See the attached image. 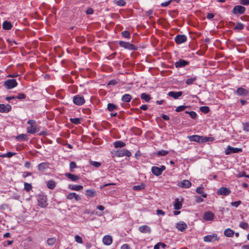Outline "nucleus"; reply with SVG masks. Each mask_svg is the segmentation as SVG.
<instances>
[{
    "instance_id": "f257e3e1",
    "label": "nucleus",
    "mask_w": 249,
    "mask_h": 249,
    "mask_svg": "<svg viewBox=\"0 0 249 249\" xmlns=\"http://www.w3.org/2000/svg\"><path fill=\"white\" fill-rule=\"evenodd\" d=\"M37 201L38 205L41 208H45L48 205L47 196L44 195H39L37 196Z\"/></svg>"
},
{
    "instance_id": "f03ea898",
    "label": "nucleus",
    "mask_w": 249,
    "mask_h": 249,
    "mask_svg": "<svg viewBox=\"0 0 249 249\" xmlns=\"http://www.w3.org/2000/svg\"><path fill=\"white\" fill-rule=\"evenodd\" d=\"M119 44L121 47L129 50H137V47L136 46H135L133 44H130L128 42H126L123 41H120L119 42Z\"/></svg>"
},
{
    "instance_id": "7ed1b4c3",
    "label": "nucleus",
    "mask_w": 249,
    "mask_h": 249,
    "mask_svg": "<svg viewBox=\"0 0 249 249\" xmlns=\"http://www.w3.org/2000/svg\"><path fill=\"white\" fill-rule=\"evenodd\" d=\"M73 102L77 106H81L85 103V100L83 96L76 95L73 97Z\"/></svg>"
},
{
    "instance_id": "20e7f679",
    "label": "nucleus",
    "mask_w": 249,
    "mask_h": 249,
    "mask_svg": "<svg viewBox=\"0 0 249 249\" xmlns=\"http://www.w3.org/2000/svg\"><path fill=\"white\" fill-rule=\"evenodd\" d=\"M18 85V83L15 79H8L4 82V85L8 89H11Z\"/></svg>"
},
{
    "instance_id": "39448f33",
    "label": "nucleus",
    "mask_w": 249,
    "mask_h": 249,
    "mask_svg": "<svg viewBox=\"0 0 249 249\" xmlns=\"http://www.w3.org/2000/svg\"><path fill=\"white\" fill-rule=\"evenodd\" d=\"M218 240L217 234L215 233L207 235L204 237V241L206 242H213Z\"/></svg>"
},
{
    "instance_id": "423d86ee",
    "label": "nucleus",
    "mask_w": 249,
    "mask_h": 249,
    "mask_svg": "<svg viewBox=\"0 0 249 249\" xmlns=\"http://www.w3.org/2000/svg\"><path fill=\"white\" fill-rule=\"evenodd\" d=\"M116 155L118 157H124V156H127L128 157H129L131 156V152L125 149H122L121 150H117L116 152Z\"/></svg>"
},
{
    "instance_id": "0eeeda50",
    "label": "nucleus",
    "mask_w": 249,
    "mask_h": 249,
    "mask_svg": "<svg viewBox=\"0 0 249 249\" xmlns=\"http://www.w3.org/2000/svg\"><path fill=\"white\" fill-rule=\"evenodd\" d=\"M245 8L241 5H236L234 7L232 12L234 14H242L245 11Z\"/></svg>"
},
{
    "instance_id": "6e6552de",
    "label": "nucleus",
    "mask_w": 249,
    "mask_h": 249,
    "mask_svg": "<svg viewBox=\"0 0 249 249\" xmlns=\"http://www.w3.org/2000/svg\"><path fill=\"white\" fill-rule=\"evenodd\" d=\"M187 36L184 35H178L175 37V41L177 44H181L186 42Z\"/></svg>"
},
{
    "instance_id": "1a4fd4ad",
    "label": "nucleus",
    "mask_w": 249,
    "mask_h": 249,
    "mask_svg": "<svg viewBox=\"0 0 249 249\" xmlns=\"http://www.w3.org/2000/svg\"><path fill=\"white\" fill-rule=\"evenodd\" d=\"M242 151L241 148H234L230 146H228L227 149L225 150V153L226 155L230 154L231 153H236Z\"/></svg>"
},
{
    "instance_id": "9d476101",
    "label": "nucleus",
    "mask_w": 249,
    "mask_h": 249,
    "mask_svg": "<svg viewBox=\"0 0 249 249\" xmlns=\"http://www.w3.org/2000/svg\"><path fill=\"white\" fill-rule=\"evenodd\" d=\"M231 193V190L227 188L221 187L217 191V194L219 195L227 196Z\"/></svg>"
},
{
    "instance_id": "9b49d317",
    "label": "nucleus",
    "mask_w": 249,
    "mask_h": 249,
    "mask_svg": "<svg viewBox=\"0 0 249 249\" xmlns=\"http://www.w3.org/2000/svg\"><path fill=\"white\" fill-rule=\"evenodd\" d=\"M176 227L180 231H184L188 228L187 225L184 222H180L178 223Z\"/></svg>"
},
{
    "instance_id": "f8f14e48",
    "label": "nucleus",
    "mask_w": 249,
    "mask_h": 249,
    "mask_svg": "<svg viewBox=\"0 0 249 249\" xmlns=\"http://www.w3.org/2000/svg\"><path fill=\"white\" fill-rule=\"evenodd\" d=\"M214 217V214L210 211L206 212L203 214V218L206 221L212 220Z\"/></svg>"
},
{
    "instance_id": "ddd939ff",
    "label": "nucleus",
    "mask_w": 249,
    "mask_h": 249,
    "mask_svg": "<svg viewBox=\"0 0 249 249\" xmlns=\"http://www.w3.org/2000/svg\"><path fill=\"white\" fill-rule=\"evenodd\" d=\"M236 93L238 96H246L248 94L249 91L242 88H238L236 91Z\"/></svg>"
},
{
    "instance_id": "4468645a",
    "label": "nucleus",
    "mask_w": 249,
    "mask_h": 249,
    "mask_svg": "<svg viewBox=\"0 0 249 249\" xmlns=\"http://www.w3.org/2000/svg\"><path fill=\"white\" fill-rule=\"evenodd\" d=\"M189 64V62L183 59H180L175 63L176 68H182Z\"/></svg>"
},
{
    "instance_id": "2eb2a0df",
    "label": "nucleus",
    "mask_w": 249,
    "mask_h": 249,
    "mask_svg": "<svg viewBox=\"0 0 249 249\" xmlns=\"http://www.w3.org/2000/svg\"><path fill=\"white\" fill-rule=\"evenodd\" d=\"M11 109L9 105L0 104V112L7 113Z\"/></svg>"
},
{
    "instance_id": "dca6fc26",
    "label": "nucleus",
    "mask_w": 249,
    "mask_h": 249,
    "mask_svg": "<svg viewBox=\"0 0 249 249\" xmlns=\"http://www.w3.org/2000/svg\"><path fill=\"white\" fill-rule=\"evenodd\" d=\"M182 94V91H170L168 92V95L174 98L177 99Z\"/></svg>"
},
{
    "instance_id": "f3484780",
    "label": "nucleus",
    "mask_w": 249,
    "mask_h": 249,
    "mask_svg": "<svg viewBox=\"0 0 249 249\" xmlns=\"http://www.w3.org/2000/svg\"><path fill=\"white\" fill-rule=\"evenodd\" d=\"M103 242L106 245H110L112 242V237L110 235H105L103 237Z\"/></svg>"
},
{
    "instance_id": "a211bd4d",
    "label": "nucleus",
    "mask_w": 249,
    "mask_h": 249,
    "mask_svg": "<svg viewBox=\"0 0 249 249\" xmlns=\"http://www.w3.org/2000/svg\"><path fill=\"white\" fill-rule=\"evenodd\" d=\"M189 140L191 142H201V136L198 135H192L188 137Z\"/></svg>"
},
{
    "instance_id": "6ab92c4d",
    "label": "nucleus",
    "mask_w": 249,
    "mask_h": 249,
    "mask_svg": "<svg viewBox=\"0 0 249 249\" xmlns=\"http://www.w3.org/2000/svg\"><path fill=\"white\" fill-rule=\"evenodd\" d=\"M139 231L142 233H150V228L147 225H143L139 227Z\"/></svg>"
},
{
    "instance_id": "aec40b11",
    "label": "nucleus",
    "mask_w": 249,
    "mask_h": 249,
    "mask_svg": "<svg viewBox=\"0 0 249 249\" xmlns=\"http://www.w3.org/2000/svg\"><path fill=\"white\" fill-rule=\"evenodd\" d=\"M151 171L152 173L156 176H159L162 174L160 169V167H158L156 166L153 167L151 169Z\"/></svg>"
},
{
    "instance_id": "412c9836",
    "label": "nucleus",
    "mask_w": 249,
    "mask_h": 249,
    "mask_svg": "<svg viewBox=\"0 0 249 249\" xmlns=\"http://www.w3.org/2000/svg\"><path fill=\"white\" fill-rule=\"evenodd\" d=\"M39 131V129L37 128V126H30L27 127V131L28 133L30 134H34Z\"/></svg>"
},
{
    "instance_id": "4be33fe9",
    "label": "nucleus",
    "mask_w": 249,
    "mask_h": 249,
    "mask_svg": "<svg viewBox=\"0 0 249 249\" xmlns=\"http://www.w3.org/2000/svg\"><path fill=\"white\" fill-rule=\"evenodd\" d=\"M65 176L71 181H74L79 179V177L71 173H67Z\"/></svg>"
},
{
    "instance_id": "5701e85b",
    "label": "nucleus",
    "mask_w": 249,
    "mask_h": 249,
    "mask_svg": "<svg viewBox=\"0 0 249 249\" xmlns=\"http://www.w3.org/2000/svg\"><path fill=\"white\" fill-rule=\"evenodd\" d=\"M191 186V183L188 180H183L180 183V186L184 188H188Z\"/></svg>"
},
{
    "instance_id": "b1692460",
    "label": "nucleus",
    "mask_w": 249,
    "mask_h": 249,
    "mask_svg": "<svg viewBox=\"0 0 249 249\" xmlns=\"http://www.w3.org/2000/svg\"><path fill=\"white\" fill-rule=\"evenodd\" d=\"M83 186L82 185H69V188L71 190L74 191H79L83 189Z\"/></svg>"
},
{
    "instance_id": "393cba45",
    "label": "nucleus",
    "mask_w": 249,
    "mask_h": 249,
    "mask_svg": "<svg viewBox=\"0 0 249 249\" xmlns=\"http://www.w3.org/2000/svg\"><path fill=\"white\" fill-rule=\"evenodd\" d=\"M2 27L3 29L8 30L12 28V25L10 22L5 21L3 23Z\"/></svg>"
},
{
    "instance_id": "a878e982",
    "label": "nucleus",
    "mask_w": 249,
    "mask_h": 249,
    "mask_svg": "<svg viewBox=\"0 0 249 249\" xmlns=\"http://www.w3.org/2000/svg\"><path fill=\"white\" fill-rule=\"evenodd\" d=\"M85 194L88 196L93 197L96 195V192L92 189L87 190L86 191Z\"/></svg>"
},
{
    "instance_id": "bb28decb",
    "label": "nucleus",
    "mask_w": 249,
    "mask_h": 249,
    "mask_svg": "<svg viewBox=\"0 0 249 249\" xmlns=\"http://www.w3.org/2000/svg\"><path fill=\"white\" fill-rule=\"evenodd\" d=\"M48 168V165L47 163L42 162L38 165V169L39 171H43Z\"/></svg>"
},
{
    "instance_id": "cd10ccee",
    "label": "nucleus",
    "mask_w": 249,
    "mask_h": 249,
    "mask_svg": "<svg viewBox=\"0 0 249 249\" xmlns=\"http://www.w3.org/2000/svg\"><path fill=\"white\" fill-rule=\"evenodd\" d=\"M132 99L131 96L129 94H125L122 96V100L124 102H129Z\"/></svg>"
},
{
    "instance_id": "c85d7f7f",
    "label": "nucleus",
    "mask_w": 249,
    "mask_h": 249,
    "mask_svg": "<svg viewBox=\"0 0 249 249\" xmlns=\"http://www.w3.org/2000/svg\"><path fill=\"white\" fill-rule=\"evenodd\" d=\"M174 209L175 210H179L182 207V204L179 201L178 199H176L174 204Z\"/></svg>"
},
{
    "instance_id": "c756f323",
    "label": "nucleus",
    "mask_w": 249,
    "mask_h": 249,
    "mask_svg": "<svg viewBox=\"0 0 249 249\" xmlns=\"http://www.w3.org/2000/svg\"><path fill=\"white\" fill-rule=\"evenodd\" d=\"M233 234V231L230 229H227L224 231V235L227 237H231Z\"/></svg>"
},
{
    "instance_id": "7c9ffc66",
    "label": "nucleus",
    "mask_w": 249,
    "mask_h": 249,
    "mask_svg": "<svg viewBox=\"0 0 249 249\" xmlns=\"http://www.w3.org/2000/svg\"><path fill=\"white\" fill-rule=\"evenodd\" d=\"M55 182L53 180H51L47 182V185L48 188L53 189L55 187Z\"/></svg>"
},
{
    "instance_id": "2f4dec72",
    "label": "nucleus",
    "mask_w": 249,
    "mask_h": 249,
    "mask_svg": "<svg viewBox=\"0 0 249 249\" xmlns=\"http://www.w3.org/2000/svg\"><path fill=\"white\" fill-rule=\"evenodd\" d=\"M197 79V77L196 76H193L190 78H188L186 81V84L189 85H192L196 81Z\"/></svg>"
},
{
    "instance_id": "473e14b6",
    "label": "nucleus",
    "mask_w": 249,
    "mask_h": 249,
    "mask_svg": "<svg viewBox=\"0 0 249 249\" xmlns=\"http://www.w3.org/2000/svg\"><path fill=\"white\" fill-rule=\"evenodd\" d=\"M114 147L115 148H121L125 145V143L121 141H116L114 143Z\"/></svg>"
},
{
    "instance_id": "72a5a7b5",
    "label": "nucleus",
    "mask_w": 249,
    "mask_h": 249,
    "mask_svg": "<svg viewBox=\"0 0 249 249\" xmlns=\"http://www.w3.org/2000/svg\"><path fill=\"white\" fill-rule=\"evenodd\" d=\"M141 97L142 99L144 100L147 102H148L151 99L150 95L145 93H142L141 94Z\"/></svg>"
},
{
    "instance_id": "f704fd0d",
    "label": "nucleus",
    "mask_w": 249,
    "mask_h": 249,
    "mask_svg": "<svg viewBox=\"0 0 249 249\" xmlns=\"http://www.w3.org/2000/svg\"><path fill=\"white\" fill-rule=\"evenodd\" d=\"M16 153H13L11 152H8L6 154H0V157L1 158H11L13 156L15 155Z\"/></svg>"
},
{
    "instance_id": "c9c22d12",
    "label": "nucleus",
    "mask_w": 249,
    "mask_h": 249,
    "mask_svg": "<svg viewBox=\"0 0 249 249\" xmlns=\"http://www.w3.org/2000/svg\"><path fill=\"white\" fill-rule=\"evenodd\" d=\"M196 192L199 194H201L202 195V197L205 198L207 197V194L204 193L202 191V187H198L196 189Z\"/></svg>"
},
{
    "instance_id": "e433bc0d",
    "label": "nucleus",
    "mask_w": 249,
    "mask_h": 249,
    "mask_svg": "<svg viewBox=\"0 0 249 249\" xmlns=\"http://www.w3.org/2000/svg\"><path fill=\"white\" fill-rule=\"evenodd\" d=\"M117 108V106L113 104L109 103L107 105V109L109 111H112L114 110L115 109H116Z\"/></svg>"
},
{
    "instance_id": "4c0bfd02",
    "label": "nucleus",
    "mask_w": 249,
    "mask_h": 249,
    "mask_svg": "<svg viewBox=\"0 0 249 249\" xmlns=\"http://www.w3.org/2000/svg\"><path fill=\"white\" fill-rule=\"evenodd\" d=\"M244 25L241 23L238 22L234 27L233 29L236 30H241L244 28Z\"/></svg>"
},
{
    "instance_id": "58836bf2",
    "label": "nucleus",
    "mask_w": 249,
    "mask_h": 249,
    "mask_svg": "<svg viewBox=\"0 0 249 249\" xmlns=\"http://www.w3.org/2000/svg\"><path fill=\"white\" fill-rule=\"evenodd\" d=\"M16 139L18 140H26L27 139V137L26 134H21L16 137Z\"/></svg>"
},
{
    "instance_id": "ea45409f",
    "label": "nucleus",
    "mask_w": 249,
    "mask_h": 249,
    "mask_svg": "<svg viewBox=\"0 0 249 249\" xmlns=\"http://www.w3.org/2000/svg\"><path fill=\"white\" fill-rule=\"evenodd\" d=\"M144 188V185L143 184H141L139 185L134 186L133 187V190H136V191H140V190L143 189Z\"/></svg>"
},
{
    "instance_id": "a19ab883",
    "label": "nucleus",
    "mask_w": 249,
    "mask_h": 249,
    "mask_svg": "<svg viewBox=\"0 0 249 249\" xmlns=\"http://www.w3.org/2000/svg\"><path fill=\"white\" fill-rule=\"evenodd\" d=\"M213 140V138L212 137L201 136V141H201V142H209V141H212Z\"/></svg>"
},
{
    "instance_id": "79ce46f5",
    "label": "nucleus",
    "mask_w": 249,
    "mask_h": 249,
    "mask_svg": "<svg viewBox=\"0 0 249 249\" xmlns=\"http://www.w3.org/2000/svg\"><path fill=\"white\" fill-rule=\"evenodd\" d=\"M56 242L55 238H50L47 240V244L49 246H53Z\"/></svg>"
},
{
    "instance_id": "37998d69",
    "label": "nucleus",
    "mask_w": 249,
    "mask_h": 249,
    "mask_svg": "<svg viewBox=\"0 0 249 249\" xmlns=\"http://www.w3.org/2000/svg\"><path fill=\"white\" fill-rule=\"evenodd\" d=\"M70 120L72 123L75 124H78L80 123L81 119L79 118H71Z\"/></svg>"
},
{
    "instance_id": "c03bdc74",
    "label": "nucleus",
    "mask_w": 249,
    "mask_h": 249,
    "mask_svg": "<svg viewBox=\"0 0 249 249\" xmlns=\"http://www.w3.org/2000/svg\"><path fill=\"white\" fill-rule=\"evenodd\" d=\"M169 152L164 150H161L157 152V155L158 156H165L168 154Z\"/></svg>"
},
{
    "instance_id": "a18cd8bd",
    "label": "nucleus",
    "mask_w": 249,
    "mask_h": 249,
    "mask_svg": "<svg viewBox=\"0 0 249 249\" xmlns=\"http://www.w3.org/2000/svg\"><path fill=\"white\" fill-rule=\"evenodd\" d=\"M185 113H187V114H189V115L190 116V117L192 119H196V118L197 117L196 113L195 112H194V111H186L185 112Z\"/></svg>"
},
{
    "instance_id": "49530a36",
    "label": "nucleus",
    "mask_w": 249,
    "mask_h": 249,
    "mask_svg": "<svg viewBox=\"0 0 249 249\" xmlns=\"http://www.w3.org/2000/svg\"><path fill=\"white\" fill-rule=\"evenodd\" d=\"M239 227L243 229H247L249 228V224L244 222H241L239 224Z\"/></svg>"
},
{
    "instance_id": "de8ad7c7",
    "label": "nucleus",
    "mask_w": 249,
    "mask_h": 249,
    "mask_svg": "<svg viewBox=\"0 0 249 249\" xmlns=\"http://www.w3.org/2000/svg\"><path fill=\"white\" fill-rule=\"evenodd\" d=\"M200 110L201 112L206 113L209 111V108L207 106H203L200 107Z\"/></svg>"
},
{
    "instance_id": "09e8293b",
    "label": "nucleus",
    "mask_w": 249,
    "mask_h": 249,
    "mask_svg": "<svg viewBox=\"0 0 249 249\" xmlns=\"http://www.w3.org/2000/svg\"><path fill=\"white\" fill-rule=\"evenodd\" d=\"M24 189L27 191L29 192L32 189V185L27 182H25L24 184Z\"/></svg>"
},
{
    "instance_id": "8fccbe9b",
    "label": "nucleus",
    "mask_w": 249,
    "mask_h": 249,
    "mask_svg": "<svg viewBox=\"0 0 249 249\" xmlns=\"http://www.w3.org/2000/svg\"><path fill=\"white\" fill-rule=\"evenodd\" d=\"M89 162L91 165L95 167H99L101 165V163L99 162L90 160Z\"/></svg>"
},
{
    "instance_id": "3c124183",
    "label": "nucleus",
    "mask_w": 249,
    "mask_h": 249,
    "mask_svg": "<svg viewBox=\"0 0 249 249\" xmlns=\"http://www.w3.org/2000/svg\"><path fill=\"white\" fill-rule=\"evenodd\" d=\"M74 239H75V241L76 242H77L78 243L81 244L83 243V240H82V238L78 235H76V236H75Z\"/></svg>"
},
{
    "instance_id": "603ef678",
    "label": "nucleus",
    "mask_w": 249,
    "mask_h": 249,
    "mask_svg": "<svg viewBox=\"0 0 249 249\" xmlns=\"http://www.w3.org/2000/svg\"><path fill=\"white\" fill-rule=\"evenodd\" d=\"M186 108V106H180L176 108V111L177 112H180V111H182L184 110Z\"/></svg>"
},
{
    "instance_id": "864d4df0",
    "label": "nucleus",
    "mask_w": 249,
    "mask_h": 249,
    "mask_svg": "<svg viewBox=\"0 0 249 249\" xmlns=\"http://www.w3.org/2000/svg\"><path fill=\"white\" fill-rule=\"evenodd\" d=\"M117 5L119 6H124L126 4V2L124 0H119L116 2Z\"/></svg>"
},
{
    "instance_id": "5fc2aeb1",
    "label": "nucleus",
    "mask_w": 249,
    "mask_h": 249,
    "mask_svg": "<svg viewBox=\"0 0 249 249\" xmlns=\"http://www.w3.org/2000/svg\"><path fill=\"white\" fill-rule=\"evenodd\" d=\"M122 35L125 38H128L130 37V34L126 31H123L122 32Z\"/></svg>"
},
{
    "instance_id": "6e6d98bb",
    "label": "nucleus",
    "mask_w": 249,
    "mask_h": 249,
    "mask_svg": "<svg viewBox=\"0 0 249 249\" xmlns=\"http://www.w3.org/2000/svg\"><path fill=\"white\" fill-rule=\"evenodd\" d=\"M75 168H76V163L73 161L71 162L70 164V171L73 172V169Z\"/></svg>"
},
{
    "instance_id": "4d7b16f0",
    "label": "nucleus",
    "mask_w": 249,
    "mask_h": 249,
    "mask_svg": "<svg viewBox=\"0 0 249 249\" xmlns=\"http://www.w3.org/2000/svg\"><path fill=\"white\" fill-rule=\"evenodd\" d=\"M241 203V201L239 200L235 202H232L231 203V204L232 206L237 208Z\"/></svg>"
},
{
    "instance_id": "13d9d810",
    "label": "nucleus",
    "mask_w": 249,
    "mask_h": 249,
    "mask_svg": "<svg viewBox=\"0 0 249 249\" xmlns=\"http://www.w3.org/2000/svg\"><path fill=\"white\" fill-rule=\"evenodd\" d=\"M172 0H169L168 1H165L164 2H162L161 3L160 5L161 7H166L168 6L170 3L172 2Z\"/></svg>"
},
{
    "instance_id": "bf43d9fd",
    "label": "nucleus",
    "mask_w": 249,
    "mask_h": 249,
    "mask_svg": "<svg viewBox=\"0 0 249 249\" xmlns=\"http://www.w3.org/2000/svg\"><path fill=\"white\" fill-rule=\"evenodd\" d=\"M243 125L244 130L246 131L249 132V122L244 124Z\"/></svg>"
},
{
    "instance_id": "052dcab7",
    "label": "nucleus",
    "mask_w": 249,
    "mask_h": 249,
    "mask_svg": "<svg viewBox=\"0 0 249 249\" xmlns=\"http://www.w3.org/2000/svg\"><path fill=\"white\" fill-rule=\"evenodd\" d=\"M74 196L75 193H71L68 195V196H67V198L71 200L73 198H74Z\"/></svg>"
},
{
    "instance_id": "680f3d73",
    "label": "nucleus",
    "mask_w": 249,
    "mask_h": 249,
    "mask_svg": "<svg viewBox=\"0 0 249 249\" xmlns=\"http://www.w3.org/2000/svg\"><path fill=\"white\" fill-rule=\"evenodd\" d=\"M26 97V95L23 93H19L17 97H16V98H18L19 99H25Z\"/></svg>"
},
{
    "instance_id": "e2e57ef3",
    "label": "nucleus",
    "mask_w": 249,
    "mask_h": 249,
    "mask_svg": "<svg viewBox=\"0 0 249 249\" xmlns=\"http://www.w3.org/2000/svg\"><path fill=\"white\" fill-rule=\"evenodd\" d=\"M240 3L244 5H249V0H240Z\"/></svg>"
},
{
    "instance_id": "0e129e2a",
    "label": "nucleus",
    "mask_w": 249,
    "mask_h": 249,
    "mask_svg": "<svg viewBox=\"0 0 249 249\" xmlns=\"http://www.w3.org/2000/svg\"><path fill=\"white\" fill-rule=\"evenodd\" d=\"M27 124H30V126H36V122L33 120H30L27 122Z\"/></svg>"
},
{
    "instance_id": "69168bd1",
    "label": "nucleus",
    "mask_w": 249,
    "mask_h": 249,
    "mask_svg": "<svg viewBox=\"0 0 249 249\" xmlns=\"http://www.w3.org/2000/svg\"><path fill=\"white\" fill-rule=\"evenodd\" d=\"M196 201L197 203H200L203 201V199L201 198L200 196H196Z\"/></svg>"
},
{
    "instance_id": "338daca9",
    "label": "nucleus",
    "mask_w": 249,
    "mask_h": 249,
    "mask_svg": "<svg viewBox=\"0 0 249 249\" xmlns=\"http://www.w3.org/2000/svg\"><path fill=\"white\" fill-rule=\"evenodd\" d=\"M117 83V82L115 80H111L109 81V82H108V85L114 86V85H116Z\"/></svg>"
},
{
    "instance_id": "774afa93",
    "label": "nucleus",
    "mask_w": 249,
    "mask_h": 249,
    "mask_svg": "<svg viewBox=\"0 0 249 249\" xmlns=\"http://www.w3.org/2000/svg\"><path fill=\"white\" fill-rule=\"evenodd\" d=\"M157 214L164 215L165 214V213L161 210H157Z\"/></svg>"
}]
</instances>
